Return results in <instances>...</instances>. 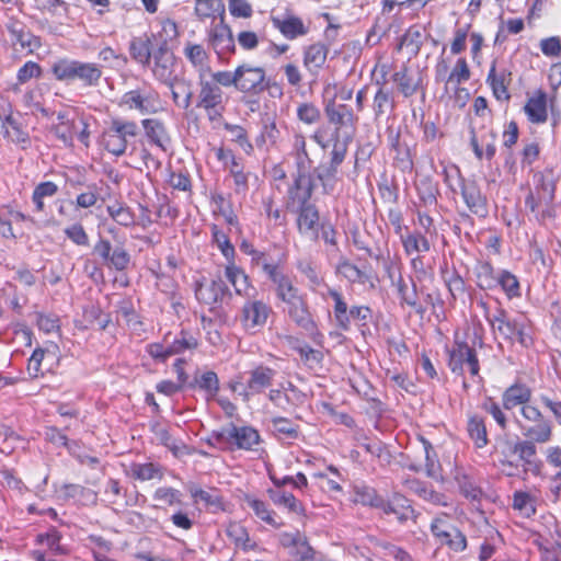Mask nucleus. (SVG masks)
Listing matches in <instances>:
<instances>
[{
  "label": "nucleus",
  "instance_id": "obj_1",
  "mask_svg": "<svg viewBox=\"0 0 561 561\" xmlns=\"http://www.w3.org/2000/svg\"><path fill=\"white\" fill-rule=\"evenodd\" d=\"M556 182L551 173L536 172L533 186L525 197V205L535 214L536 219L543 224L556 217Z\"/></svg>",
  "mask_w": 561,
  "mask_h": 561
},
{
  "label": "nucleus",
  "instance_id": "obj_2",
  "mask_svg": "<svg viewBox=\"0 0 561 561\" xmlns=\"http://www.w3.org/2000/svg\"><path fill=\"white\" fill-rule=\"evenodd\" d=\"M261 436L252 426H237L229 423L218 431H213L207 443L221 449H243L253 450L259 445Z\"/></svg>",
  "mask_w": 561,
  "mask_h": 561
},
{
  "label": "nucleus",
  "instance_id": "obj_3",
  "mask_svg": "<svg viewBox=\"0 0 561 561\" xmlns=\"http://www.w3.org/2000/svg\"><path fill=\"white\" fill-rule=\"evenodd\" d=\"M51 72L59 81L82 82L85 87H96L102 78V66L77 59L61 58L51 66Z\"/></svg>",
  "mask_w": 561,
  "mask_h": 561
},
{
  "label": "nucleus",
  "instance_id": "obj_4",
  "mask_svg": "<svg viewBox=\"0 0 561 561\" xmlns=\"http://www.w3.org/2000/svg\"><path fill=\"white\" fill-rule=\"evenodd\" d=\"M139 135L136 122L114 117L103 130L101 144L103 148L115 157L123 156L131 139Z\"/></svg>",
  "mask_w": 561,
  "mask_h": 561
},
{
  "label": "nucleus",
  "instance_id": "obj_5",
  "mask_svg": "<svg viewBox=\"0 0 561 561\" xmlns=\"http://www.w3.org/2000/svg\"><path fill=\"white\" fill-rule=\"evenodd\" d=\"M324 113L328 121L333 124L335 128L330 139L324 137L322 129H318L314 133L313 140L322 149L328 148L331 141L334 144L335 139H342L341 129L347 126L353 127L357 121V117L354 115L353 110L348 105L339 104L334 100H330L325 103Z\"/></svg>",
  "mask_w": 561,
  "mask_h": 561
},
{
  "label": "nucleus",
  "instance_id": "obj_6",
  "mask_svg": "<svg viewBox=\"0 0 561 561\" xmlns=\"http://www.w3.org/2000/svg\"><path fill=\"white\" fill-rule=\"evenodd\" d=\"M119 105L130 111H137L141 115L156 114L163 108L159 92L146 84L125 92Z\"/></svg>",
  "mask_w": 561,
  "mask_h": 561
},
{
  "label": "nucleus",
  "instance_id": "obj_7",
  "mask_svg": "<svg viewBox=\"0 0 561 561\" xmlns=\"http://www.w3.org/2000/svg\"><path fill=\"white\" fill-rule=\"evenodd\" d=\"M525 424L520 426L526 438L546 444L552 438V423L535 405H524L520 409Z\"/></svg>",
  "mask_w": 561,
  "mask_h": 561
},
{
  "label": "nucleus",
  "instance_id": "obj_8",
  "mask_svg": "<svg viewBox=\"0 0 561 561\" xmlns=\"http://www.w3.org/2000/svg\"><path fill=\"white\" fill-rule=\"evenodd\" d=\"M350 140L351 137L335 139L332 145L330 162L321 164L314 170L316 176L321 182L323 192L327 194L333 192L335 187L339 168L346 157Z\"/></svg>",
  "mask_w": 561,
  "mask_h": 561
},
{
  "label": "nucleus",
  "instance_id": "obj_9",
  "mask_svg": "<svg viewBox=\"0 0 561 561\" xmlns=\"http://www.w3.org/2000/svg\"><path fill=\"white\" fill-rule=\"evenodd\" d=\"M431 531L442 546H447L454 552H462L467 548V538L447 514L436 516L431 523Z\"/></svg>",
  "mask_w": 561,
  "mask_h": 561
},
{
  "label": "nucleus",
  "instance_id": "obj_10",
  "mask_svg": "<svg viewBox=\"0 0 561 561\" xmlns=\"http://www.w3.org/2000/svg\"><path fill=\"white\" fill-rule=\"evenodd\" d=\"M237 91L256 95L267 88L266 73L262 67L241 64L237 67Z\"/></svg>",
  "mask_w": 561,
  "mask_h": 561
},
{
  "label": "nucleus",
  "instance_id": "obj_11",
  "mask_svg": "<svg viewBox=\"0 0 561 561\" xmlns=\"http://www.w3.org/2000/svg\"><path fill=\"white\" fill-rule=\"evenodd\" d=\"M314 184L309 173H297L287 192L286 207L288 210L314 205L311 203Z\"/></svg>",
  "mask_w": 561,
  "mask_h": 561
},
{
  "label": "nucleus",
  "instance_id": "obj_12",
  "mask_svg": "<svg viewBox=\"0 0 561 561\" xmlns=\"http://www.w3.org/2000/svg\"><path fill=\"white\" fill-rule=\"evenodd\" d=\"M248 379L245 386L240 391L243 401H249L251 397L263 393L268 389L276 376V370L268 366L257 365L247 371Z\"/></svg>",
  "mask_w": 561,
  "mask_h": 561
},
{
  "label": "nucleus",
  "instance_id": "obj_13",
  "mask_svg": "<svg viewBox=\"0 0 561 561\" xmlns=\"http://www.w3.org/2000/svg\"><path fill=\"white\" fill-rule=\"evenodd\" d=\"M197 107L203 108L209 118L220 116L224 106V91L211 81L201 80Z\"/></svg>",
  "mask_w": 561,
  "mask_h": 561
},
{
  "label": "nucleus",
  "instance_id": "obj_14",
  "mask_svg": "<svg viewBox=\"0 0 561 561\" xmlns=\"http://www.w3.org/2000/svg\"><path fill=\"white\" fill-rule=\"evenodd\" d=\"M465 365L471 376H479L480 365L476 350L467 343H457L449 353L448 366L454 374L462 375Z\"/></svg>",
  "mask_w": 561,
  "mask_h": 561
},
{
  "label": "nucleus",
  "instance_id": "obj_15",
  "mask_svg": "<svg viewBox=\"0 0 561 561\" xmlns=\"http://www.w3.org/2000/svg\"><path fill=\"white\" fill-rule=\"evenodd\" d=\"M297 214L296 225L298 232L317 242L320 238V214L316 205L306 206L302 208H296L294 210Z\"/></svg>",
  "mask_w": 561,
  "mask_h": 561
},
{
  "label": "nucleus",
  "instance_id": "obj_16",
  "mask_svg": "<svg viewBox=\"0 0 561 561\" xmlns=\"http://www.w3.org/2000/svg\"><path fill=\"white\" fill-rule=\"evenodd\" d=\"M197 300L214 309L220 305L224 299L230 296V290L220 278L211 279L206 283H199L195 289Z\"/></svg>",
  "mask_w": 561,
  "mask_h": 561
},
{
  "label": "nucleus",
  "instance_id": "obj_17",
  "mask_svg": "<svg viewBox=\"0 0 561 561\" xmlns=\"http://www.w3.org/2000/svg\"><path fill=\"white\" fill-rule=\"evenodd\" d=\"M208 42L218 56L234 51V39L229 25L225 23V16L219 23H213L208 30Z\"/></svg>",
  "mask_w": 561,
  "mask_h": 561
},
{
  "label": "nucleus",
  "instance_id": "obj_18",
  "mask_svg": "<svg viewBox=\"0 0 561 561\" xmlns=\"http://www.w3.org/2000/svg\"><path fill=\"white\" fill-rule=\"evenodd\" d=\"M154 78L161 82H170L174 78L175 57L167 44H161L151 57Z\"/></svg>",
  "mask_w": 561,
  "mask_h": 561
},
{
  "label": "nucleus",
  "instance_id": "obj_19",
  "mask_svg": "<svg viewBox=\"0 0 561 561\" xmlns=\"http://www.w3.org/2000/svg\"><path fill=\"white\" fill-rule=\"evenodd\" d=\"M272 309L262 300H248L242 307L241 321L247 330L265 325Z\"/></svg>",
  "mask_w": 561,
  "mask_h": 561
},
{
  "label": "nucleus",
  "instance_id": "obj_20",
  "mask_svg": "<svg viewBox=\"0 0 561 561\" xmlns=\"http://www.w3.org/2000/svg\"><path fill=\"white\" fill-rule=\"evenodd\" d=\"M470 144L473 149V152L478 159H482L485 154L488 160L493 159L496 152L495 140L496 133L492 128H488L483 126L479 134L474 128L470 130Z\"/></svg>",
  "mask_w": 561,
  "mask_h": 561
},
{
  "label": "nucleus",
  "instance_id": "obj_21",
  "mask_svg": "<svg viewBox=\"0 0 561 561\" xmlns=\"http://www.w3.org/2000/svg\"><path fill=\"white\" fill-rule=\"evenodd\" d=\"M283 311L300 329L309 333L316 331L317 324L309 309L306 296L301 297L288 307H284Z\"/></svg>",
  "mask_w": 561,
  "mask_h": 561
},
{
  "label": "nucleus",
  "instance_id": "obj_22",
  "mask_svg": "<svg viewBox=\"0 0 561 561\" xmlns=\"http://www.w3.org/2000/svg\"><path fill=\"white\" fill-rule=\"evenodd\" d=\"M461 195L469 210L480 217L488 215L486 198L474 181H461Z\"/></svg>",
  "mask_w": 561,
  "mask_h": 561
},
{
  "label": "nucleus",
  "instance_id": "obj_23",
  "mask_svg": "<svg viewBox=\"0 0 561 561\" xmlns=\"http://www.w3.org/2000/svg\"><path fill=\"white\" fill-rule=\"evenodd\" d=\"M380 510L386 515L393 514L400 523L415 518V512L410 501L399 493H394L389 500L383 499V505Z\"/></svg>",
  "mask_w": 561,
  "mask_h": 561
},
{
  "label": "nucleus",
  "instance_id": "obj_24",
  "mask_svg": "<svg viewBox=\"0 0 561 561\" xmlns=\"http://www.w3.org/2000/svg\"><path fill=\"white\" fill-rule=\"evenodd\" d=\"M141 125L148 140L165 151L171 142V138L164 123L156 118H145L141 121Z\"/></svg>",
  "mask_w": 561,
  "mask_h": 561
},
{
  "label": "nucleus",
  "instance_id": "obj_25",
  "mask_svg": "<svg viewBox=\"0 0 561 561\" xmlns=\"http://www.w3.org/2000/svg\"><path fill=\"white\" fill-rule=\"evenodd\" d=\"M536 443L537 442L527 438L516 442L511 447V451L517 455L518 459L523 461L525 471L530 470L534 473H538L540 470V463L536 460Z\"/></svg>",
  "mask_w": 561,
  "mask_h": 561
},
{
  "label": "nucleus",
  "instance_id": "obj_26",
  "mask_svg": "<svg viewBox=\"0 0 561 561\" xmlns=\"http://www.w3.org/2000/svg\"><path fill=\"white\" fill-rule=\"evenodd\" d=\"M271 21L273 26L277 28L287 39H295L298 36H302L308 33V27L298 16H272Z\"/></svg>",
  "mask_w": 561,
  "mask_h": 561
},
{
  "label": "nucleus",
  "instance_id": "obj_27",
  "mask_svg": "<svg viewBox=\"0 0 561 561\" xmlns=\"http://www.w3.org/2000/svg\"><path fill=\"white\" fill-rule=\"evenodd\" d=\"M5 27L11 34L14 44H19L22 48H27L31 51L39 47V38L28 32L23 22L11 18L5 24Z\"/></svg>",
  "mask_w": 561,
  "mask_h": 561
},
{
  "label": "nucleus",
  "instance_id": "obj_28",
  "mask_svg": "<svg viewBox=\"0 0 561 561\" xmlns=\"http://www.w3.org/2000/svg\"><path fill=\"white\" fill-rule=\"evenodd\" d=\"M531 390L525 383L516 382L510 386L502 394V404L505 410H513L518 405H530Z\"/></svg>",
  "mask_w": 561,
  "mask_h": 561
},
{
  "label": "nucleus",
  "instance_id": "obj_29",
  "mask_svg": "<svg viewBox=\"0 0 561 561\" xmlns=\"http://www.w3.org/2000/svg\"><path fill=\"white\" fill-rule=\"evenodd\" d=\"M486 81L492 88L493 95L499 101H508L511 95L508 93V85L511 83V72L502 69L499 72L495 68V62L492 64L488 75Z\"/></svg>",
  "mask_w": 561,
  "mask_h": 561
},
{
  "label": "nucleus",
  "instance_id": "obj_30",
  "mask_svg": "<svg viewBox=\"0 0 561 561\" xmlns=\"http://www.w3.org/2000/svg\"><path fill=\"white\" fill-rule=\"evenodd\" d=\"M328 56L325 45L317 43L308 46L304 51V66L316 79L319 70L324 66Z\"/></svg>",
  "mask_w": 561,
  "mask_h": 561
},
{
  "label": "nucleus",
  "instance_id": "obj_31",
  "mask_svg": "<svg viewBox=\"0 0 561 561\" xmlns=\"http://www.w3.org/2000/svg\"><path fill=\"white\" fill-rule=\"evenodd\" d=\"M527 118L533 124H542L548 118L547 113V95L539 90L535 95L529 98L524 106Z\"/></svg>",
  "mask_w": 561,
  "mask_h": 561
},
{
  "label": "nucleus",
  "instance_id": "obj_32",
  "mask_svg": "<svg viewBox=\"0 0 561 561\" xmlns=\"http://www.w3.org/2000/svg\"><path fill=\"white\" fill-rule=\"evenodd\" d=\"M494 334L510 343L518 342L524 347H527L531 342L530 336L525 332L524 323L516 319H512L505 325H499V330Z\"/></svg>",
  "mask_w": 561,
  "mask_h": 561
},
{
  "label": "nucleus",
  "instance_id": "obj_33",
  "mask_svg": "<svg viewBox=\"0 0 561 561\" xmlns=\"http://www.w3.org/2000/svg\"><path fill=\"white\" fill-rule=\"evenodd\" d=\"M408 490L417 495L419 497L437 506H447L446 496L439 492H436L427 483L417 479H411L405 481Z\"/></svg>",
  "mask_w": 561,
  "mask_h": 561
},
{
  "label": "nucleus",
  "instance_id": "obj_34",
  "mask_svg": "<svg viewBox=\"0 0 561 561\" xmlns=\"http://www.w3.org/2000/svg\"><path fill=\"white\" fill-rule=\"evenodd\" d=\"M126 473L138 481H149L153 479L162 480L163 468L153 462H131L126 470Z\"/></svg>",
  "mask_w": 561,
  "mask_h": 561
},
{
  "label": "nucleus",
  "instance_id": "obj_35",
  "mask_svg": "<svg viewBox=\"0 0 561 561\" xmlns=\"http://www.w3.org/2000/svg\"><path fill=\"white\" fill-rule=\"evenodd\" d=\"M320 295L324 299L327 297L332 298V300L334 301L333 313H334V319H335L336 325L340 329L347 331V314H348L350 308H348L347 302L345 301L342 293H340L335 288L327 286V291L320 293Z\"/></svg>",
  "mask_w": 561,
  "mask_h": 561
},
{
  "label": "nucleus",
  "instance_id": "obj_36",
  "mask_svg": "<svg viewBox=\"0 0 561 561\" xmlns=\"http://www.w3.org/2000/svg\"><path fill=\"white\" fill-rule=\"evenodd\" d=\"M225 276L233 286L234 291L239 296H250L251 285L248 275L234 264V260L227 263Z\"/></svg>",
  "mask_w": 561,
  "mask_h": 561
},
{
  "label": "nucleus",
  "instance_id": "obj_37",
  "mask_svg": "<svg viewBox=\"0 0 561 561\" xmlns=\"http://www.w3.org/2000/svg\"><path fill=\"white\" fill-rule=\"evenodd\" d=\"M474 275L477 286L482 290H492L499 286V272L488 261L478 262Z\"/></svg>",
  "mask_w": 561,
  "mask_h": 561
},
{
  "label": "nucleus",
  "instance_id": "obj_38",
  "mask_svg": "<svg viewBox=\"0 0 561 561\" xmlns=\"http://www.w3.org/2000/svg\"><path fill=\"white\" fill-rule=\"evenodd\" d=\"M129 54L139 65H150L153 53L151 51V39L148 35L134 37L129 43Z\"/></svg>",
  "mask_w": 561,
  "mask_h": 561
},
{
  "label": "nucleus",
  "instance_id": "obj_39",
  "mask_svg": "<svg viewBox=\"0 0 561 561\" xmlns=\"http://www.w3.org/2000/svg\"><path fill=\"white\" fill-rule=\"evenodd\" d=\"M291 154L296 160L297 173H309L312 160L306 148V138L301 134L296 133L293 136Z\"/></svg>",
  "mask_w": 561,
  "mask_h": 561
},
{
  "label": "nucleus",
  "instance_id": "obj_40",
  "mask_svg": "<svg viewBox=\"0 0 561 561\" xmlns=\"http://www.w3.org/2000/svg\"><path fill=\"white\" fill-rule=\"evenodd\" d=\"M164 83L171 89L173 102L179 107L187 110L193 96L191 85L185 80H180L176 77Z\"/></svg>",
  "mask_w": 561,
  "mask_h": 561
},
{
  "label": "nucleus",
  "instance_id": "obj_41",
  "mask_svg": "<svg viewBox=\"0 0 561 561\" xmlns=\"http://www.w3.org/2000/svg\"><path fill=\"white\" fill-rule=\"evenodd\" d=\"M290 542H293L291 556L295 561H321L322 559L318 558V553L308 543L307 539L297 531L295 537H288Z\"/></svg>",
  "mask_w": 561,
  "mask_h": 561
},
{
  "label": "nucleus",
  "instance_id": "obj_42",
  "mask_svg": "<svg viewBox=\"0 0 561 561\" xmlns=\"http://www.w3.org/2000/svg\"><path fill=\"white\" fill-rule=\"evenodd\" d=\"M467 432L477 448H483L489 444L484 419L480 415H471L468 419Z\"/></svg>",
  "mask_w": 561,
  "mask_h": 561
},
{
  "label": "nucleus",
  "instance_id": "obj_43",
  "mask_svg": "<svg viewBox=\"0 0 561 561\" xmlns=\"http://www.w3.org/2000/svg\"><path fill=\"white\" fill-rule=\"evenodd\" d=\"M226 12L225 3L222 0H202L195 3L194 14L199 21L206 19L215 20L216 15L224 18Z\"/></svg>",
  "mask_w": 561,
  "mask_h": 561
},
{
  "label": "nucleus",
  "instance_id": "obj_44",
  "mask_svg": "<svg viewBox=\"0 0 561 561\" xmlns=\"http://www.w3.org/2000/svg\"><path fill=\"white\" fill-rule=\"evenodd\" d=\"M404 252L408 255L419 252H428L431 243L421 231H413L401 236L400 238Z\"/></svg>",
  "mask_w": 561,
  "mask_h": 561
},
{
  "label": "nucleus",
  "instance_id": "obj_45",
  "mask_svg": "<svg viewBox=\"0 0 561 561\" xmlns=\"http://www.w3.org/2000/svg\"><path fill=\"white\" fill-rule=\"evenodd\" d=\"M460 493L471 501H479L482 496V490L477 484L474 478L465 471H458L455 476Z\"/></svg>",
  "mask_w": 561,
  "mask_h": 561
},
{
  "label": "nucleus",
  "instance_id": "obj_46",
  "mask_svg": "<svg viewBox=\"0 0 561 561\" xmlns=\"http://www.w3.org/2000/svg\"><path fill=\"white\" fill-rule=\"evenodd\" d=\"M268 495L275 505L284 506L291 513L300 515L305 512L302 504L291 493L279 489H270Z\"/></svg>",
  "mask_w": 561,
  "mask_h": 561
},
{
  "label": "nucleus",
  "instance_id": "obj_47",
  "mask_svg": "<svg viewBox=\"0 0 561 561\" xmlns=\"http://www.w3.org/2000/svg\"><path fill=\"white\" fill-rule=\"evenodd\" d=\"M194 385L205 392L207 400H214L219 391V378L213 370L195 376Z\"/></svg>",
  "mask_w": 561,
  "mask_h": 561
},
{
  "label": "nucleus",
  "instance_id": "obj_48",
  "mask_svg": "<svg viewBox=\"0 0 561 561\" xmlns=\"http://www.w3.org/2000/svg\"><path fill=\"white\" fill-rule=\"evenodd\" d=\"M170 356L193 351L198 346L197 339L190 332L182 330L174 336L172 342L168 341Z\"/></svg>",
  "mask_w": 561,
  "mask_h": 561
},
{
  "label": "nucleus",
  "instance_id": "obj_49",
  "mask_svg": "<svg viewBox=\"0 0 561 561\" xmlns=\"http://www.w3.org/2000/svg\"><path fill=\"white\" fill-rule=\"evenodd\" d=\"M297 268L308 279L310 290L317 293L320 286H328L324 284V279L320 275L317 265L311 260L304 259L298 261Z\"/></svg>",
  "mask_w": 561,
  "mask_h": 561
},
{
  "label": "nucleus",
  "instance_id": "obj_50",
  "mask_svg": "<svg viewBox=\"0 0 561 561\" xmlns=\"http://www.w3.org/2000/svg\"><path fill=\"white\" fill-rule=\"evenodd\" d=\"M392 80L398 84L400 92L405 98L413 95L417 91L419 80L409 73V70L405 66H403L401 70L393 73Z\"/></svg>",
  "mask_w": 561,
  "mask_h": 561
},
{
  "label": "nucleus",
  "instance_id": "obj_51",
  "mask_svg": "<svg viewBox=\"0 0 561 561\" xmlns=\"http://www.w3.org/2000/svg\"><path fill=\"white\" fill-rule=\"evenodd\" d=\"M336 273L350 283L365 284L368 280V275L346 259L337 263Z\"/></svg>",
  "mask_w": 561,
  "mask_h": 561
},
{
  "label": "nucleus",
  "instance_id": "obj_52",
  "mask_svg": "<svg viewBox=\"0 0 561 561\" xmlns=\"http://www.w3.org/2000/svg\"><path fill=\"white\" fill-rule=\"evenodd\" d=\"M58 185L51 181H46L37 184L32 194V201L35 204L36 211L41 213L44 210V199L46 197H53L58 193Z\"/></svg>",
  "mask_w": 561,
  "mask_h": 561
},
{
  "label": "nucleus",
  "instance_id": "obj_53",
  "mask_svg": "<svg viewBox=\"0 0 561 561\" xmlns=\"http://www.w3.org/2000/svg\"><path fill=\"white\" fill-rule=\"evenodd\" d=\"M2 122V129L4 130V136L12 140L13 142L24 144L28 141V136L23 131L19 122L12 116L7 115L3 118L0 116Z\"/></svg>",
  "mask_w": 561,
  "mask_h": 561
},
{
  "label": "nucleus",
  "instance_id": "obj_54",
  "mask_svg": "<svg viewBox=\"0 0 561 561\" xmlns=\"http://www.w3.org/2000/svg\"><path fill=\"white\" fill-rule=\"evenodd\" d=\"M110 217L123 227H131L135 225V215L131 209L121 203L108 205L106 208Z\"/></svg>",
  "mask_w": 561,
  "mask_h": 561
},
{
  "label": "nucleus",
  "instance_id": "obj_55",
  "mask_svg": "<svg viewBox=\"0 0 561 561\" xmlns=\"http://www.w3.org/2000/svg\"><path fill=\"white\" fill-rule=\"evenodd\" d=\"M536 500L528 492L516 491L513 495V508L524 517H531L536 514Z\"/></svg>",
  "mask_w": 561,
  "mask_h": 561
},
{
  "label": "nucleus",
  "instance_id": "obj_56",
  "mask_svg": "<svg viewBox=\"0 0 561 561\" xmlns=\"http://www.w3.org/2000/svg\"><path fill=\"white\" fill-rule=\"evenodd\" d=\"M275 294L276 297L284 304V307H288L305 296L301 295L299 289L294 286L290 278H287L285 282L276 286Z\"/></svg>",
  "mask_w": 561,
  "mask_h": 561
},
{
  "label": "nucleus",
  "instance_id": "obj_57",
  "mask_svg": "<svg viewBox=\"0 0 561 561\" xmlns=\"http://www.w3.org/2000/svg\"><path fill=\"white\" fill-rule=\"evenodd\" d=\"M227 536L234 542V545L243 550H251L254 543L251 542L247 529L238 523H231L227 527Z\"/></svg>",
  "mask_w": 561,
  "mask_h": 561
},
{
  "label": "nucleus",
  "instance_id": "obj_58",
  "mask_svg": "<svg viewBox=\"0 0 561 561\" xmlns=\"http://www.w3.org/2000/svg\"><path fill=\"white\" fill-rule=\"evenodd\" d=\"M499 286L505 293L508 299H513L520 296V286L518 278L510 271H499Z\"/></svg>",
  "mask_w": 561,
  "mask_h": 561
},
{
  "label": "nucleus",
  "instance_id": "obj_59",
  "mask_svg": "<svg viewBox=\"0 0 561 561\" xmlns=\"http://www.w3.org/2000/svg\"><path fill=\"white\" fill-rule=\"evenodd\" d=\"M393 108V99L391 96V92L385 90V88H379L374 96L373 101V111L375 114V118L378 119L381 117L388 110Z\"/></svg>",
  "mask_w": 561,
  "mask_h": 561
},
{
  "label": "nucleus",
  "instance_id": "obj_60",
  "mask_svg": "<svg viewBox=\"0 0 561 561\" xmlns=\"http://www.w3.org/2000/svg\"><path fill=\"white\" fill-rule=\"evenodd\" d=\"M211 203L215 205L214 211L221 215L227 224L233 226L238 222L237 216L233 213L230 203L226 201L224 195L214 194L211 196Z\"/></svg>",
  "mask_w": 561,
  "mask_h": 561
},
{
  "label": "nucleus",
  "instance_id": "obj_61",
  "mask_svg": "<svg viewBox=\"0 0 561 561\" xmlns=\"http://www.w3.org/2000/svg\"><path fill=\"white\" fill-rule=\"evenodd\" d=\"M245 501L259 518L268 525L280 527L282 524L275 520L273 513L268 510L265 502L252 497H247Z\"/></svg>",
  "mask_w": 561,
  "mask_h": 561
},
{
  "label": "nucleus",
  "instance_id": "obj_62",
  "mask_svg": "<svg viewBox=\"0 0 561 561\" xmlns=\"http://www.w3.org/2000/svg\"><path fill=\"white\" fill-rule=\"evenodd\" d=\"M213 241L217 244L227 262L234 260V247L231 244L227 234L220 231L216 226L213 227Z\"/></svg>",
  "mask_w": 561,
  "mask_h": 561
},
{
  "label": "nucleus",
  "instance_id": "obj_63",
  "mask_svg": "<svg viewBox=\"0 0 561 561\" xmlns=\"http://www.w3.org/2000/svg\"><path fill=\"white\" fill-rule=\"evenodd\" d=\"M190 493L196 502L201 501L205 503L206 506L216 508L221 506V497L216 490L206 491L197 486H192L190 488Z\"/></svg>",
  "mask_w": 561,
  "mask_h": 561
},
{
  "label": "nucleus",
  "instance_id": "obj_64",
  "mask_svg": "<svg viewBox=\"0 0 561 561\" xmlns=\"http://www.w3.org/2000/svg\"><path fill=\"white\" fill-rule=\"evenodd\" d=\"M470 79V69L465 58H459L451 72L446 79V83L454 85L466 82Z\"/></svg>",
  "mask_w": 561,
  "mask_h": 561
}]
</instances>
